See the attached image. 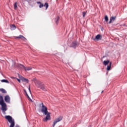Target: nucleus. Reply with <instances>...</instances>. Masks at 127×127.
<instances>
[{
	"label": "nucleus",
	"mask_w": 127,
	"mask_h": 127,
	"mask_svg": "<svg viewBox=\"0 0 127 127\" xmlns=\"http://www.w3.org/2000/svg\"><path fill=\"white\" fill-rule=\"evenodd\" d=\"M42 108L41 110V112L46 116V117L43 118V121L44 122H47V121H49L51 120L50 118V113L48 112V110H47V107L43 104V103H42Z\"/></svg>",
	"instance_id": "1"
},
{
	"label": "nucleus",
	"mask_w": 127,
	"mask_h": 127,
	"mask_svg": "<svg viewBox=\"0 0 127 127\" xmlns=\"http://www.w3.org/2000/svg\"><path fill=\"white\" fill-rule=\"evenodd\" d=\"M0 106L1 107L0 108L1 111L4 114L7 111V106H6V103L3 100V97L1 95H0Z\"/></svg>",
	"instance_id": "2"
},
{
	"label": "nucleus",
	"mask_w": 127,
	"mask_h": 127,
	"mask_svg": "<svg viewBox=\"0 0 127 127\" xmlns=\"http://www.w3.org/2000/svg\"><path fill=\"white\" fill-rule=\"evenodd\" d=\"M5 119L10 124L9 127H14L15 122H14V119H13L11 116L9 115L5 116Z\"/></svg>",
	"instance_id": "3"
},
{
	"label": "nucleus",
	"mask_w": 127,
	"mask_h": 127,
	"mask_svg": "<svg viewBox=\"0 0 127 127\" xmlns=\"http://www.w3.org/2000/svg\"><path fill=\"white\" fill-rule=\"evenodd\" d=\"M35 84L38 88H40L41 90H43V91H46V89H45V87H44V85L42 82H41V81L39 80L36 81Z\"/></svg>",
	"instance_id": "4"
},
{
	"label": "nucleus",
	"mask_w": 127,
	"mask_h": 127,
	"mask_svg": "<svg viewBox=\"0 0 127 127\" xmlns=\"http://www.w3.org/2000/svg\"><path fill=\"white\" fill-rule=\"evenodd\" d=\"M63 120V117L60 116L58 118L56 119V120L54 121L53 124L52 125L53 127H55V125L57 124V123H59V122H61Z\"/></svg>",
	"instance_id": "5"
},
{
	"label": "nucleus",
	"mask_w": 127,
	"mask_h": 127,
	"mask_svg": "<svg viewBox=\"0 0 127 127\" xmlns=\"http://www.w3.org/2000/svg\"><path fill=\"white\" fill-rule=\"evenodd\" d=\"M4 101L6 102V103H8V104H9L10 103V97H9V96L6 95L4 97Z\"/></svg>",
	"instance_id": "6"
},
{
	"label": "nucleus",
	"mask_w": 127,
	"mask_h": 127,
	"mask_svg": "<svg viewBox=\"0 0 127 127\" xmlns=\"http://www.w3.org/2000/svg\"><path fill=\"white\" fill-rule=\"evenodd\" d=\"M19 77L20 78L21 81H23V82H25V83H27L29 82V80L27 78H25L22 76H20Z\"/></svg>",
	"instance_id": "7"
},
{
	"label": "nucleus",
	"mask_w": 127,
	"mask_h": 127,
	"mask_svg": "<svg viewBox=\"0 0 127 127\" xmlns=\"http://www.w3.org/2000/svg\"><path fill=\"white\" fill-rule=\"evenodd\" d=\"M16 38L18 39H21L22 40H26V38L22 35H20L19 36L16 37Z\"/></svg>",
	"instance_id": "8"
},
{
	"label": "nucleus",
	"mask_w": 127,
	"mask_h": 127,
	"mask_svg": "<svg viewBox=\"0 0 127 127\" xmlns=\"http://www.w3.org/2000/svg\"><path fill=\"white\" fill-rule=\"evenodd\" d=\"M71 47L73 48H76L77 46H78V43L77 42H73L71 45Z\"/></svg>",
	"instance_id": "9"
},
{
	"label": "nucleus",
	"mask_w": 127,
	"mask_h": 127,
	"mask_svg": "<svg viewBox=\"0 0 127 127\" xmlns=\"http://www.w3.org/2000/svg\"><path fill=\"white\" fill-rule=\"evenodd\" d=\"M116 20V16L110 17L109 23H112V21H115Z\"/></svg>",
	"instance_id": "10"
},
{
	"label": "nucleus",
	"mask_w": 127,
	"mask_h": 127,
	"mask_svg": "<svg viewBox=\"0 0 127 127\" xmlns=\"http://www.w3.org/2000/svg\"><path fill=\"white\" fill-rule=\"evenodd\" d=\"M59 19H60V17L59 16H58L55 19V21L56 23V24H58L59 23Z\"/></svg>",
	"instance_id": "11"
},
{
	"label": "nucleus",
	"mask_w": 127,
	"mask_h": 127,
	"mask_svg": "<svg viewBox=\"0 0 127 127\" xmlns=\"http://www.w3.org/2000/svg\"><path fill=\"white\" fill-rule=\"evenodd\" d=\"M37 3L38 4H40V5L39 6V7L40 8H41L43 7V6H44V4H42V3H41V2H40V1L37 2Z\"/></svg>",
	"instance_id": "12"
},
{
	"label": "nucleus",
	"mask_w": 127,
	"mask_h": 127,
	"mask_svg": "<svg viewBox=\"0 0 127 127\" xmlns=\"http://www.w3.org/2000/svg\"><path fill=\"white\" fill-rule=\"evenodd\" d=\"M32 69V68L31 67V66H28V67L25 66L24 70H25V71H30V70H31Z\"/></svg>",
	"instance_id": "13"
},
{
	"label": "nucleus",
	"mask_w": 127,
	"mask_h": 127,
	"mask_svg": "<svg viewBox=\"0 0 127 127\" xmlns=\"http://www.w3.org/2000/svg\"><path fill=\"white\" fill-rule=\"evenodd\" d=\"M0 92H1L2 94H6V90L3 88L0 89Z\"/></svg>",
	"instance_id": "14"
},
{
	"label": "nucleus",
	"mask_w": 127,
	"mask_h": 127,
	"mask_svg": "<svg viewBox=\"0 0 127 127\" xmlns=\"http://www.w3.org/2000/svg\"><path fill=\"white\" fill-rule=\"evenodd\" d=\"M112 66V62H111L109 64V65L107 66V71H110V70H111V67Z\"/></svg>",
	"instance_id": "15"
},
{
	"label": "nucleus",
	"mask_w": 127,
	"mask_h": 127,
	"mask_svg": "<svg viewBox=\"0 0 127 127\" xmlns=\"http://www.w3.org/2000/svg\"><path fill=\"white\" fill-rule=\"evenodd\" d=\"M16 28V27L15 26V25L13 24L10 26V29L11 30H14Z\"/></svg>",
	"instance_id": "16"
},
{
	"label": "nucleus",
	"mask_w": 127,
	"mask_h": 127,
	"mask_svg": "<svg viewBox=\"0 0 127 127\" xmlns=\"http://www.w3.org/2000/svg\"><path fill=\"white\" fill-rule=\"evenodd\" d=\"M101 37H102V36H101V35L100 34H98L96 35V36L95 37V39L97 40H100V39H101Z\"/></svg>",
	"instance_id": "17"
},
{
	"label": "nucleus",
	"mask_w": 127,
	"mask_h": 127,
	"mask_svg": "<svg viewBox=\"0 0 127 127\" xmlns=\"http://www.w3.org/2000/svg\"><path fill=\"white\" fill-rule=\"evenodd\" d=\"M110 63V61L108 60V61H104L103 62V64L107 66V65H108V64H109Z\"/></svg>",
	"instance_id": "18"
},
{
	"label": "nucleus",
	"mask_w": 127,
	"mask_h": 127,
	"mask_svg": "<svg viewBox=\"0 0 127 127\" xmlns=\"http://www.w3.org/2000/svg\"><path fill=\"white\" fill-rule=\"evenodd\" d=\"M18 67H19V68H21V69H25V66L23 64H18Z\"/></svg>",
	"instance_id": "19"
},
{
	"label": "nucleus",
	"mask_w": 127,
	"mask_h": 127,
	"mask_svg": "<svg viewBox=\"0 0 127 127\" xmlns=\"http://www.w3.org/2000/svg\"><path fill=\"white\" fill-rule=\"evenodd\" d=\"M1 82L2 83H6L7 84H9V82L8 81V80H6V79H2L1 80Z\"/></svg>",
	"instance_id": "20"
},
{
	"label": "nucleus",
	"mask_w": 127,
	"mask_h": 127,
	"mask_svg": "<svg viewBox=\"0 0 127 127\" xmlns=\"http://www.w3.org/2000/svg\"><path fill=\"white\" fill-rule=\"evenodd\" d=\"M44 6H45L46 7V9H47V8H48V6H49L48 3L46 2L45 3V4L44 5Z\"/></svg>",
	"instance_id": "21"
},
{
	"label": "nucleus",
	"mask_w": 127,
	"mask_h": 127,
	"mask_svg": "<svg viewBox=\"0 0 127 127\" xmlns=\"http://www.w3.org/2000/svg\"><path fill=\"white\" fill-rule=\"evenodd\" d=\"M104 19L106 22H108V21H109V18L108 17L107 15H105Z\"/></svg>",
	"instance_id": "22"
},
{
	"label": "nucleus",
	"mask_w": 127,
	"mask_h": 127,
	"mask_svg": "<svg viewBox=\"0 0 127 127\" xmlns=\"http://www.w3.org/2000/svg\"><path fill=\"white\" fill-rule=\"evenodd\" d=\"M16 7H17V3L15 2L14 4V9H16Z\"/></svg>",
	"instance_id": "23"
},
{
	"label": "nucleus",
	"mask_w": 127,
	"mask_h": 127,
	"mask_svg": "<svg viewBox=\"0 0 127 127\" xmlns=\"http://www.w3.org/2000/svg\"><path fill=\"white\" fill-rule=\"evenodd\" d=\"M24 91L26 93V96L28 98L29 100H30V101H31V99H30V97H29V96H28V94H27V92H26V91L24 90Z\"/></svg>",
	"instance_id": "24"
},
{
	"label": "nucleus",
	"mask_w": 127,
	"mask_h": 127,
	"mask_svg": "<svg viewBox=\"0 0 127 127\" xmlns=\"http://www.w3.org/2000/svg\"><path fill=\"white\" fill-rule=\"evenodd\" d=\"M86 13H87V12H86V11L82 12V14H83V17H85V16H86Z\"/></svg>",
	"instance_id": "25"
},
{
	"label": "nucleus",
	"mask_w": 127,
	"mask_h": 127,
	"mask_svg": "<svg viewBox=\"0 0 127 127\" xmlns=\"http://www.w3.org/2000/svg\"><path fill=\"white\" fill-rule=\"evenodd\" d=\"M32 81H33V82H34V83H35V84L36 81H38V80L37 79H36V78H33V79H32Z\"/></svg>",
	"instance_id": "26"
},
{
	"label": "nucleus",
	"mask_w": 127,
	"mask_h": 127,
	"mask_svg": "<svg viewBox=\"0 0 127 127\" xmlns=\"http://www.w3.org/2000/svg\"><path fill=\"white\" fill-rule=\"evenodd\" d=\"M28 90H29V91L30 94H31V90H30V86L29 87Z\"/></svg>",
	"instance_id": "27"
},
{
	"label": "nucleus",
	"mask_w": 127,
	"mask_h": 127,
	"mask_svg": "<svg viewBox=\"0 0 127 127\" xmlns=\"http://www.w3.org/2000/svg\"><path fill=\"white\" fill-rule=\"evenodd\" d=\"M17 81H18V82H19V83H20V79L17 78Z\"/></svg>",
	"instance_id": "28"
},
{
	"label": "nucleus",
	"mask_w": 127,
	"mask_h": 127,
	"mask_svg": "<svg viewBox=\"0 0 127 127\" xmlns=\"http://www.w3.org/2000/svg\"><path fill=\"white\" fill-rule=\"evenodd\" d=\"M15 127H19V125H16V126H15Z\"/></svg>",
	"instance_id": "29"
},
{
	"label": "nucleus",
	"mask_w": 127,
	"mask_h": 127,
	"mask_svg": "<svg viewBox=\"0 0 127 127\" xmlns=\"http://www.w3.org/2000/svg\"><path fill=\"white\" fill-rule=\"evenodd\" d=\"M103 91H102V93H103Z\"/></svg>",
	"instance_id": "30"
}]
</instances>
